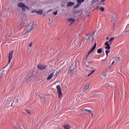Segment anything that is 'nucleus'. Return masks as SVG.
<instances>
[{"instance_id":"8fccbe9b","label":"nucleus","mask_w":129,"mask_h":129,"mask_svg":"<svg viewBox=\"0 0 129 129\" xmlns=\"http://www.w3.org/2000/svg\"><path fill=\"white\" fill-rule=\"evenodd\" d=\"M55 76H57V73L55 75Z\"/></svg>"},{"instance_id":"6e6552de","label":"nucleus","mask_w":129,"mask_h":129,"mask_svg":"<svg viewBox=\"0 0 129 129\" xmlns=\"http://www.w3.org/2000/svg\"><path fill=\"white\" fill-rule=\"evenodd\" d=\"M96 48V42L95 41V43L93 46V48H92L90 51L88 52V55H90V54H91V53L93 52V50H95Z\"/></svg>"},{"instance_id":"ea45409f","label":"nucleus","mask_w":129,"mask_h":129,"mask_svg":"<svg viewBox=\"0 0 129 129\" xmlns=\"http://www.w3.org/2000/svg\"><path fill=\"white\" fill-rule=\"evenodd\" d=\"M9 68L10 69H12V63L10 64Z\"/></svg>"},{"instance_id":"49530a36","label":"nucleus","mask_w":129,"mask_h":129,"mask_svg":"<svg viewBox=\"0 0 129 129\" xmlns=\"http://www.w3.org/2000/svg\"><path fill=\"white\" fill-rule=\"evenodd\" d=\"M13 103H14V101H13V102L11 104V106L13 105Z\"/></svg>"},{"instance_id":"c9c22d12","label":"nucleus","mask_w":129,"mask_h":129,"mask_svg":"<svg viewBox=\"0 0 129 129\" xmlns=\"http://www.w3.org/2000/svg\"><path fill=\"white\" fill-rule=\"evenodd\" d=\"M116 23V18H114V25H113V26H114V25H115Z\"/></svg>"},{"instance_id":"aec40b11","label":"nucleus","mask_w":129,"mask_h":129,"mask_svg":"<svg viewBox=\"0 0 129 129\" xmlns=\"http://www.w3.org/2000/svg\"><path fill=\"white\" fill-rule=\"evenodd\" d=\"M99 0H93L91 3H92V5H94V4H95L96 3H97Z\"/></svg>"},{"instance_id":"473e14b6","label":"nucleus","mask_w":129,"mask_h":129,"mask_svg":"<svg viewBox=\"0 0 129 129\" xmlns=\"http://www.w3.org/2000/svg\"><path fill=\"white\" fill-rule=\"evenodd\" d=\"M110 52V50H107H107H105V53H108V54Z\"/></svg>"},{"instance_id":"39448f33","label":"nucleus","mask_w":129,"mask_h":129,"mask_svg":"<svg viewBox=\"0 0 129 129\" xmlns=\"http://www.w3.org/2000/svg\"><path fill=\"white\" fill-rule=\"evenodd\" d=\"M33 76L34 74H33L32 72H29L28 75L25 78V81H29L31 78L33 77Z\"/></svg>"},{"instance_id":"a211bd4d","label":"nucleus","mask_w":129,"mask_h":129,"mask_svg":"<svg viewBox=\"0 0 129 129\" xmlns=\"http://www.w3.org/2000/svg\"><path fill=\"white\" fill-rule=\"evenodd\" d=\"M114 40V37H111L109 40V44H111L112 43V41Z\"/></svg>"},{"instance_id":"f03ea898","label":"nucleus","mask_w":129,"mask_h":129,"mask_svg":"<svg viewBox=\"0 0 129 129\" xmlns=\"http://www.w3.org/2000/svg\"><path fill=\"white\" fill-rule=\"evenodd\" d=\"M56 88L57 89V92H58V98H61L62 97V90H61V87L59 85H58L56 86Z\"/></svg>"},{"instance_id":"a18cd8bd","label":"nucleus","mask_w":129,"mask_h":129,"mask_svg":"<svg viewBox=\"0 0 129 129\" xmlns=\"http://www.w3.org/2000/svg\"><path fill=\"white\" fill-rule=\"evenodd\" d=\"M113 63H114V61H113L112 63H111V65H112L113 64Z\"/></svg>"},{"instance_id":"603ef678","label":"nucleus","mask_w":129,"mask_h":129,"mask_svg":"<svg viewBox=\"0 0 129 129\" xmlns=\"http://www.w3.org/2000/svg\"><path fill=\"white\" fill-rule=\"evenodd\" d=\"M49 21H50V19H49Z\"/></svg>"},{"instance_id":"3c124183","label":"nucleus","mask_w":129,"mask_h":129,"mask_svg":"<svg viewBox=\"0 0 129 129\" xmlns=\"http://www.w3.org/2000/svg\"><path fill=\"white\" fill-rule=\"evenodd\" d=\"M99 7H97V8H96V9H98Z\"/></svg>"},{"instance_id":"0eeeda50","label":"nucleus","mask_w":129,"mask_h":129,"mask_svg":"<svg viewBox=\"0 0 129 129\" xmlns=\"http://www.w3.org/2000/svg\"><path fill=\"white\" fill-rule=\"evenodd\" d=\"M37 68L38 69H39V70H44L47 68V66H43V64H38L37 65Z\"/></svg>"},{"instance_id":"c85d7f7f","label":"nucleus","mask_w":129,"mask_h":129,"mask_svg":"<svg viewBox=\"0 0 129 129\" xmlns=\"http://www.w3.org/2000/svg\"><path fill=\"white\" fill-rule=\"evenodd\" d=\"M31 13H33L34 14H37V11L36 10H33L31 11Z\"/></svg>"},{"instance_id":"393cba45","label":"nucleus","mask_w":129,"mask_h":129,"mask_svg":"<svg viewBox=\"0 0 129 129\" xmlns=\"http://www.w3.org/2000/svg\"><path fill=\"white\" fill-rule=\"evenodd\" d=\"M100 10L101 11V12H104V8L103 7L101 6L100 7Z\"/></svg>"},{"instance_id":"4c0bfd02","label":"nucleus","mask_w":129,"mask_h":129,"mask_svg":"<svg viewBox=\"0 0 129 129\" xmlns=\"http://www.w3.org/2000/svg\"><path fill=\"white\" fill-rule=\"evenodd\" d=\"M94 72H95V70H93L91 73H90V74H91V75H92V74H93V73H94Z\"/></svg>"},{"instance_id":"2f4dec72","label":"nucleus","mask_w":129,"mask_h":129,"mask_svg":"<svg viewBox=\"0 0 129 129\" xmlns=\"http://www.w3.org/2000/svg\"><path fill=\"white\" fill-rule=\"evenodd\" d=\"M15 102H16V103H18V102H19V98L18 97L16 98Z\"/></svg>"},{"instance_id":"a878e982","label":"nucleus","mask_w":129,"mask_h":129,"mask_svg":"<svg viewBox=\"0 0 129 129\" xmlns=\"http://www.w3.org/2000/svg\"><path fill=\"white\" fill-rule=\"evenodd\" d=\"M79 5H80V4H78L77 5L75 6L74 7V9H77V8H79Z\"/></svg>"},{"instance_id":"7c9ffc66","label":"nucleus","mask_w":129,"mask_h":129,"mask_svg":"<svg viewBox=\"0 0 129 129\" xmlns=\"http://www.w3.org/2000/svg\"><path fill=\"white\" fill-rule=\"evenodd\" d=\"M90 34H89L87 35V37H89L87 39V40H90Z\"/></svg>"},{"instance_id":"c03bdc74","label":"nucleus","mask_w":129,"mask_h":129,"mask_svg":"<svg viewBox=\"0 0 129 129\" xmlns=\"http://www.w3.org/2000/svg\"><path fill=\"white\" fill-rule=\"evenodd\" d=\"M88 57H89V55H88V54L87 55V58Z\"/></svg>"},{"instance_id":"b1692460","label":"nucleus","mask_w":129,"mask_h":129,"mask_svg":"<svg viewBox=\"0 0 129 129\" xmlns=\"http://www.w3.org/2000/svg\"><path fill=\"white\" fill-rule=\"evenodd\" d=\"M94 35H95V31H93L92 33L90 34L91 37H94Z\"/></svg>"},{"instance_id":"c756f323","label":"nucleus","mask_w":129,"mask_h":129,"mask_svg":"<svg viewBox=\"0 0 129 129\" xmlns=\"http://www.w3.org/2000/svg\"><path fill=\"white\" fill-rule=\"evenodd\" d=\"M58 14V11H56L55 12H53V15L54 16H57V14Z\"/></svg>"},{"instance_id":"412c9836","label":"nucleus","mask_w":129,"mask_h":129,"mask_svg":"<svg viewBox=\"0 0 129 129\" xmlns=\"http://www.w3.org/2000/svg\"><path fill=\"white\" fill-rule=\"evenodd\" d=\"M91 37L92 43H93V42H94V43H95V42H96V41H95V40L94 39V36H91Z\"/></svg>"},{"instance_id":"f8f14e48","label":"nucleus","mask_w":129,"mask_h":129,"mask_svg":"<svg viewBox=\"0 0 129 129\" xmlns=\"http://www.w3.org/2000/svg\"><path fill=\"white\" fill-rule=\"evenodd\" d=\"M53 75L54 72L51 73V74L47 78V80H50V79H51Z\"/></svg>"},{"instance_id":"58836bf2","label":"nucleus","mask_w":129,"mask_h":129,"mask_svg":"<svg viewBox=\"0 0 129 129\" xmlns=\"http://www.w3.org/2000/svg\"><path fill=\"white\" fill-rule=\"evenodd\" d=\"M32 44H33V43H32V42H31L30 43H29V47H32Z\"/></svg>"},{"instance_id":"f257e3e1","label":"nucleus","mask_w":129,"mask_h":129,"mask_svg":"<svg viewBox=\"0 0 129 129\" xmlns=\"http://www.w3.org/2000/svg\"><path fill=\"white\" fill-rule=\"evenodd\" d=\"M18 8H21L23 12H26V10H27V11H30V8L27 6H26L25 4L23 3H19L17 5Z\"/></svg>"},{"instance_id":"423d86ee","label":"nucleus","mask_w":129,"mask_h":129,"mask_svg":"<svg viewBox=\"0 0 129 129\" xmlns=\"http://www.w3.org/2000/svg\"><path fill=\"white\" fill-rule=\"evenodd\" d=\"M81 110L82 111H84V113H86V112L90 113V114H91L92 117H93V111L88 110L87 109H82Z\"/></svg>"},{"instance_id":"e433bc0d","label":"nucleus","mask_w":129,"mask_h":129,"mask_svg":"<svg viewBox=\"0 0 129 129\" xmlns=\"http://www.w3.org/2000/svg\"><path fill=\"white\" fill-rule=\"evenodd\" d=\"M102 75H103L104 76H105L106 75V72H103Z\"/></svg>"},{"instance_id":"a19ab883","label":"nucleus","mask_w":129,"mask_h":129,"mask_svg":"<svg viewBox=\"0 0 129 129\" xmlns=\"http://www.w3.org/2000/svg\"><path fill=\"white\" fill-rule=\"evenodd\" d=\"M101 3H104L105 2V0H101L100 1Z\"/></svg>"},{"instance_id":"79ce46f5","label":"nucleus","mask_w":129,"mask_h":129,"mask_svg":"<svg viewBox=\"0 0 129 129\" xmlns=\"http://www.w3.org/2000/svg\"><path fill=\"white\" fill-rule=\"evenodd\" d=\"M91 75H92L91 73H90L89 75H88L87 77H89V76H90Z\"/></svg>"},{"instance_id":"4468645a","label":"nucleus","mask_w":129,"mask_h":129,"mask_svg":"<svg viewBox=\"0 0 129 129\" xmlns=\"http://www.w3.org/2000/svg\"><path fill=\"white\" fill-rule=\"evenodd\" d=\"M73 6H74V3L73 2H69L67 5V7H73Z\"/></svg>"},{"instance_id":"4be33fe9","label":"nucleus","mask_w":129,"mask_h":129,"mask_svg":"<svg viewBox=\"0 0 129 129\" xmlns=\"http://www.w3.org/2000/svg\"><path fill=\"white\" fill-rule=\"evenodd\" d=\"M120 60H121V59H120V57H116V58H115V60L116 61V62H119V61H120Z\"/></svg>"},{"instance_id":"f704fd0d","label":"nucleus","mask_w":129,"mask_h":129,"mask_svg":"<svg viewBox=\"0 0 129 129\" xmlns=\"http://www.w3.org/2000/svg\"><path fill=\"white\" fill-rule=\"evenodd\" d=\"M101 5L104 6V2H100V6H101Z\"/></svg>"},{"instance_id":"cd10ccee","label":"nucleus","mask_w":129,"mask_h":129,"mask_svg":"<svg viewBox=\"0 0 129 129\" xmlns=\"http://www.w3.org/2000/svg\"><path fill=\"white\" fill-rule=\"evenodd\" d=\"M25 111H26V112H27V113H28V114H31V112H30V110H29V109H26Z\"/></svg>"},{"instance_id":"ddd939ff","label":"nucleus","mask_w":129,"mask_h":129,"mask_svg":"<svg viewBox=\"0 0 129 129\" xmlns=\"http://www.w3.org/2000/svg\"><path fill=\"white\" fill-rule=\"evenodd\" d=\"M63 127H64V129H70V128H71V126H70V125H69V124H68L67 125H63Z\"/></svg>"},{"instance_id":"7ed1b4c3","label":"nucleus","mask_w":129,"mask_h":129,"mask_svg":"<svg viewBox=\"0 0 129 129\" xmlns=\"http://www.w3.org/2000/svg\"><path fill=\"white\" fill-rule=\"evenodd\" d=\"M33 29H34V23H32L31 26L27 25L26 26V30H27V31L25 32V34H27L28 33H30V32H31Z\"/></svg>"},{"instance_id":"1a4fd4ad","label":"nucleus","mask_w":129,"mask_h":129,"mask_svg":"<svg viewBox=\"0 0 129 129\" xmlns=\"http://www.w3.org/2000/svg\"><path fill=\"white\" fill-rule=\"evenodd\" d=\"M110 44L108 43V41H106L105 43V45L106 46L105 47V49H107L108 50L110 49Z\"/></svg>"},{"instance_id":"20e7f679","label":"nucleus","mask_w":129,"mask_h":129,"mask_svg":"<svg viewBox=\"0 0 129 129\" xmlns=\"http://www.w3.org/2000/svg\"><path fill=\"white\" fill-rule=\"evenodd\" d=\"M13 54H14V50H12L11 51L8 55V57H9V60H8V64L6 66H8L9 65V64H10V63H11V61H12V59H13Z\"/></svg>"},{"instance_id":"6ab92c4d","label":"nucleus","mask_w":129,"mask_h":129,"mask_svg":"<svg viewBox=\"0 0 129 129\" xmlns=\"http://www.w3.org/2000/svg\"><path fill=\"white\" fill-rule=\"evenodd\" d=\"M69 22H72V23H74L75 22V19L74 18H70L69 19Z\"/></svg>"},{"instance_id":"9d476101","label":"nucleus","mask_w":129,"mask_h":129,"mask_svg":"<svg viewBox=\"0 0 129 129\" xmlns=\"http://www.w3.org/2000/svg\"><path fill=\"white\" fill-rule=\"evenodd\" d=\"M73 66H74V64H72V66L70 68L69 70V72H70V73H72V72H73V70H74L75 69V68L73 67Z\"/></svg>"},{"instance_id":"f3484780","label":"nucleus","mask_w":129,"mask_h":129,"mask_svg":"<svg viewBox=\"0 0 129 129\" xmlns=\"http://www.w3.org/2000/svg\"><path fill=\"white\" fill-rule=\"evenodd\" d=\"M84 1L85 0H77V2L79 5H81V3H84Z\"/></svg>"},{"instance_id":"72a5a7b5","label":"nucleus","mask_w":129,"mask_h":129,"mask_svg":"<svg viewBox=\"0 0 129 129\" xmlns=\"http://www.w3.org/2000/svg\"><path fill=\"white\" fill-rule=\"evenodd\" d=\"M107 61V57H106L105 59L102 60V62H105Z\"/></svg>"},{"instance_id":"09e8293b","label":"nucleus","mask_w":129,"mask_h":129,"mask_svg":"<svg viewBox=\"0 0 129 129\" xmlns=\"http://www.w3.org/2000/svg\"><path fill=\"white\" fill-rule=\"evenodd\" d=\"M106 40H108V37H107V38H106Z\"/></svg>"},{"instance_id":"dca6fc26","label":"nucleus","mask_w":129,"mask_h":129,"mask_svg":"<svg viewBox=\"0 0 129 129\" xmlns=\"http://www.w3.org/2000/svg\"><path fill=\"white\" fill-rule=\"evenodd\" d=\"M36 14H37V15H42V14H43V10L37 11Z\"/></svg>"},{"instance_id":"9b49d317","label":"nucleus","mask_w":129,"mask_h":129,"mask_svg":"<svg viewBox=\"0 0 129 129\" xmlns=\"http://www.w3.org/2000/svg\"><path fill=\"white\" fill-rule=\"evenodd\" d=\"M89 89V84L86 85L85 87L84 88L83 92H85L87 89Z\"/></svg>"},{"instance_id":"5701e85b","label":"nucleus","mask_w":129,"mask_h":129,"mask_svg":"<svg viewBox=\"0 0 129 129\" xmlns=\"http://www.w3.org/2000/svg\"><path fill=\"white\" fill-rule=\"evenodd\" d=\"M4 72H5V71H3L0 74V78H2L4 75Z\"/></svg>"},{"instance_id":"37998d69","label":"nucleus","mask_w":129,"mask_h":129,"mask_svg":"<svg viewBox=\"0 0 129 129\" xmlns=\"http://www.w3.org/2000/svg\"><path fill=\"white\" fill-rule=\"evenodd\" d=\"M85 40H86V37H85V38H84V41H85Z\"/></svg>"},{"instance_id":"de8ad7c7","label":"nucleus","mask_w":129,"mask_h":129,"mask_svg":"<svg viewBox=\"0 0 129 129\" xmlns=\"http://www.w3.org/2000/svg\"><path fill=\"white\" fill-rule=\"evenodd\" d=\"M106 56L107 57V56H108V53H106Z\"/></svg>"},{"instance_id":"2eb2a0df","label":"nucleus","mask_w":129,"mask_h":129,"mask_svg":"<svg viewBox=\"0 0 129 129\" xmlns=\"http://www.w3.org/2000/svg\"><path fill=\"white\" fill-rule=\"evenodd\" d=\"M97 53L98 54H101V53H102V48H99L97 50Z\"/></svg>"},{"instance_id":"bb28decb","label":"nucleus","mask_w":129,"mask_h":129,"mask_svg":"<svg viewBox=\"0 0 129 129\" xmlns=\"http://www.w3.org/2000/svg\"><path fill=\"white\" fill-rule=\"evenodd\" d=\"M74 64V66H73V67H74L75 68V67H76V66H77V61H76L75 62V63L74 64V63H73Z\"/></svg>"}]
</instances>
